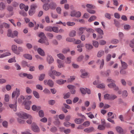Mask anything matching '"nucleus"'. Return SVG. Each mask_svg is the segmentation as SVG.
<instances>
[{"label": "nucleus", "mask_w": 134, "mask_h": 134, "mask_svg": "<svg viewBox=\"0 0 134 134\" xmlns=\"http://www.w3.org/2000/svg\"><path fill=\"white\" fill-rule=\"evenodd\" d=\"M32 108L33 110L36 111L37 110H40L41 109V107H37L36 105H34L32 106Z\"/></svg>", "instance_id": "27"}, {"label": "nucleus", "mask_w": 134, "mask_h": 134, "mask_svg": "<svg viewBox=\"0 0 134 134\" xmlns=\"http://www.w3.org/2000/svg\"><path fill=\"white\" fill-rule=\"evenodd\" d=\"M20 89L16 88L15 91H14L12 93V98H14L16 96V99H17L20 94Z\"/></svg>", "instance_id": "4"}, {"label": "nucleus", "mask_w": 134, "mask_h": 134, "mask_svg": "<svg viewBox=\"0 0 134 134\" xmlns=\"http://www.w3.org/2000/svg\"><path fill=\"white\" fill-rule=\"evenodd\" d=\"M15 57H14L12 58L9 59L8 60V62L9 63H12L13 62H16V60H15Z\"/></svg>", "instance_id": "42"}, {"label": "nucleus", "mask_w": 134, "mask_h": 134, "mask_svg": "<svg viewBox=\"0 0 134 134\" xmlns=\"http://www.w3.org/2000/svg\"><path fill=\"white\" fill-rule=\"evenodd\" d=\"M66 40L68 42H74L75 41V39L74 38H71L68 37L66 38Z\"/></svg>", "instance_id": "49"}, {"label": "nucleus", "mask_w": 134, "mask_h": 134, "mask_svg": "<svg viewBox=\"0 0 134 134\" xmlns=\"http://www.w3.org/2000/svg\"><path fill=\"white\" fill-rule=\"evenodd\" d=\"M94 130V128L93 127H92L89 128H87L84 130V131L88 132H91L93 131Z\"/></svg>", "instance_id": "21"}, {"label": "nucleus", "mask_w": 134, "mask_h": 134, "mask_svg": "<svg viewBox=\"0 0 134 134\" xmlns=\"http://www.w3.org/2000/svg\"><path fill=\"white\" fill-rule=\"evenodd\" d=\"M52 27L49 26H47L45 28L46 31L49 32L52 31Z\"/></svg>", "instance_id": "45"}, {"label": "nucleus", "mask_w": 134, "mask_h": 134, "mask_svg": "<svg viewBox=\"0 0 134 134\" xmlns=\"http://www.w3.org/2000/svg\"><path fill=\"white\" fill-rule=\"evenodd\" d=\"M31 103V102L30 101H28L26 102L25 104V108L27 110H29L30 108V105Z\"/></svg>", "instance_id": "13"}, {"label": "nucleus", "mask_w": 134, "mask_h": 134, "mask_svg": "<svg viewBox=\"0 0 134 134\" xmlns=\"http://www.w3.org/2000/svg\"><path fill=\"white\" fill-rule=\"evenodd\" d=\"M26 92L28 94L32 92V90L29 87H27L26 88Z\"/></svg>", "instance_id": "63"}, {"label": "nucleus", "mask_w": 134, "mask_h": 134, "mask_svg": "<svg viewBox=\"0 0 134 134\" xmlns=\"http://www.w3.org/2000/svg\"><path fill=\"white\" fill-rule=\"evenodd\" d=\"M5 3L2 2L0 3V10H1L4 9L5 8Z\"/></svg>", "instance_id": "22"}, {"label": "nucleus", "mask_w": 134, "mask_h": 134, "mask_svg": "<svg viewBox=\"0 0 134 134\" xmlns=\"http://www.w3.org/2000/svg\"><path fill=\"white\" fill-rule=\"evenodd\" d=\"M76 32L75 31L72 30L71 31L69 34L70 36L71 37L75 36L76 35Z\"/></svg>", "instance_id": "41"}, {"label": "nucleus", "mask_w": 134, "mask_h": 134, "mask_svg": "<svg viewBox=\"0 0 134 134\" xmlns=\"http://www.w3.org/2000/svg\"><path fill=\"white\" fill-rule=\"evenodd\" d=\"M87 10L88 13L91 14H94L96 13L95 10L91 9H87Z\"/></svg>", "instance_id": "56"}, {"label": "nucleus", "mask_w": 134, "mask_h": 134, "mask_svg": "<svg viewBox=\"0 0 134 134\" xmlns=\"http://www.w3.org/2000/svg\"><path fill=\"white\" fill-rule=\"evenodd\" d=\"M33 94L35 97L37 98H39L40 97L38 93L36 91H33Z\"/></svg>", "instance_id": "36"}, {"label": "nucleus", "mask_w": 134, "mask_h": 134, "mask_svg": "<svg viewBox=\"0 0 134 134\" xmlns=\"http://www.w3.org/2000/svg\"><path fill=\"white\" fill-rule=\"evenodd\" d=\"M52 31L54 32L57 33L58 32V28L56 27H52Z\"/></svg>", "instance_id": "46"}, {"label": "nucleus", "mask_w": 134, "mask_h": 134, "mask_svg": "<svg viewBox=\"0 0 134 134\" xmlns=\"http://www.w3.org/2000/svg\"><path fill=\"white\" fill-rule=\"evenodd\" d=\"M57 56L59 59L62 60H63L65 58V57L61 53L57 54Z\"/></svg>", "instance_id": "37"}, {"label": "nucleus", "mask_w": 134, "mask_h": 134, "mask_svg": "<svg viewBox=\"0 0 134 134\" xmlns=\"http://www.w3.org/2000/svg\"><path fill=\"white\" fill-rule=\"evenodd\" d=\"M116 131L119 133H122L123 132V130L121 127L117 126L116 128Z\"/></svg>", "instance_id": "31"}, {"label": "nucleus", "mask_w": 134, "mask_h": 134, "mask_svg": "<svg viewBox=\"0 0 134 134\" xmlns=\"http://www.w3.org/2000/svg\"><path fill=\"white\" fill-rule=\"evenodd\" d=\"M86 28L80 27L79 28V34L80 35L82 34L84 32V31L86 29Z\"/></svg>", "instance_id": "30"}, {"label": "nucleus", "mask_w": 134, "mask_h": 134, "mask_svg": "<svg viewBox=\"0 0 134 134\" xmlns=\"http://www.w3.org/2000/svg\"><path fill=\"white\" fill-rule=\"evenodd\" d=\"M39 115L40 116L43 117L44 116V113L43 110H40L38 112Z\"/></svg>", "instance_id": "51"}, {"label": "nucleus", "mask_w": 134, "mask_h": 134, "mask_svg": "<svg viewBox=\"0 0 134 134\" xmlns=\"http://www.w3.org/2000/svg\"><path fill=\"white\" fill-rule=\"evenodd\" d=\"M37 51L38 53L41 55L44 56L45 55L44 52L43 50L39 48L37 49Z\"/></svg>", "instance_id": "20"}, {"label": "nucleus", "mask_w": 134, "mask_h": 134, "mask_svg": "<svg viewBox=\"0 0 134 134\" xmlns=\"http://www.w3.org/2000/svg\"><path fill=\"white\" fill-rule=\"evenodd\" d=\"M71 57H67L66 58L65 62L66 64H70L71 62Z\"/></svg>", "instance_id": "40"}, {"label": "nucleus", "mask_w": 134, "mask_h": 134, "mask_svg": "<svg viewBox=\"0 0 134 134\" xmlns=\"http://www.w3.org/2000/svg\"><path fill=\"white\" fill-rule=\"evenodd\" d=\"M97 18V17L95 16H91L89 19L88 21L90 22H91L95 20Z\"/></svg>", "instance_id": "35"}, {"label": "nucleus", "mask_w": 134, "mask_h": 134, "mask_svg": "<svg viewBox=\"0 0 134 134\" xmlns=\"http://www.w3.org/2000/svg\"><path fill=\"white\" fill-rule=\"evenodd\" d=\"M56 6V4L53 2H51L49 5V7L52 9H55Z\"/></svg>", "instance_id": "18"}, {"label": "nucleus", "mask_w": 134, "mask_h": 134, "mask_svg": "<svg viewBox=\"0 0 134 134\" xmlns=\"http://www.w3.org/2000/svg\"><path fill=\"white\" fill-rule=\"evenodd\" d=\"M124 27L125 30H129L131 26L129 25L126 24L124 26Z\"/></svg>", "instance_id": "62"}, {"label": "nucleus", "mask_w": 134, "mask_h": 134, "mask_svg": "<svg viewBox=\"0 0 134 134\" xmlns=\"http://www.w3.org/2000/svg\"><path fill=\"white\" fill-rule=\"evenodd\" d=\"M104 52L103 50H100L97 53V56L99 58H100L104 55Z\"/></svg>", "instance_id": "14"}, {"label": "nucleus", "mask_w": 134, "mask_h": 134, "mask_svg": "<svg viewBox=\"0 0 134 134\" xmlns=\"http://www.w3.org/2000/svg\"><path fill=\"white\" fill-rule=\"evenodd\" d=\"M120 61L123 69H126L127 68L128 66L127 63L124 62L122 61L121 60Z\"/></svg>", "instance_id": "16"}, {"label": "nucleus", "mask_w": 134, "mask_h": 134, "mask_svg": "<svg viewBox=\"0 0 134 134\" xmlns=\"http://www.w3.org/2000/svg\"><path fill=\"white\" fill-rule=\"evenodd\" d=\"M75 79V77L74 76H71L70 77V78L68 80L69 82H71L73 80H74Z\"/></svg>", "instance_id": "61"}, {"label": "nucleus", "mask_w": 134, "mask_h": 134, "mask_svg": "<svg viewBox=\"0 0 134 134\" xmlns=\"http://www.w3.org/2000/svg\"><path fill=\"white\" fill-rule=\"evenodd\" d=\"M14 41L17 43L19 44H21L23 43V41L20 39H15L14 40Z\"/></svg>", "instance_id": "26"}, {"label": "nucleus", "mask_w": 134, "mask_h": 134, "mask_svg": "<svg viewBox=\"0 0 134 134\" xmlns=\"http://www.w3.org/2000/svg\"><path fill=\"white\" fill-rule=\"evenodd\" d=\"M123 96L124 97H126L128 95V93L126 90H124L122 92Z\"/></svg>", "instance_id": "64"}, {"label": "nucleus", "mask_w": 134, "mask_h": 134, "mask_svg": "<svg viewBox=\"0 0 134 134\" xmlns=\"http://www.w3.org/2000/svg\"><path fill=\"white\" fill-rule=\"evenodd\" d=\"M111 42L112 43L116 44L119 42V41L117 39H113L111 40Z\"/></svg>", "instance_id": "39"}, {"label": "nucleus", "mask_w": 134, "mask_h": 134, "mask_svg": "<svg viewBox=\"0 0 134 134\" xmlns=\"http://www.w3.org/2000/svg\"><path fill=\"white\" fill-rule=\"evenodd\" d=\"M38 36L41 38L38 41V42L42 43L43 42L42 40L46 38V37L44 34L43 32H41L38 35Z\"/></svg>", "instance_id": "10"}, {"label": "nucleus", "mask_w": 134, "mask_h": 134, "mask_svg": "<svg viewBox=\"0 0 134 134\" xmlns=\"http://www.w3.org/2000/svg\"><path fill=\"white\" fill-rule=\"evenodd\" d=\"M42 41L43 42L42 43H44L46 45H47L49 44V42L46 37V38H45L44 39L42 40Z\"/></svg>", "instance_id": "47"}, {"label": "nucleus", "mask_w": 134, "mask_h": 134, "mask_svg": "<svg viewBox=\"0 0 134 134\" xmlns=\"http://www.w3.org/2000/svg\"><path fill=\"white\" fill-rule=\"evenodd\" d=\"M49 5L47 4H45L43 5V8L44 10H48L49 8Z\"/></svg>", "instance_id": "33"}, {"label": "nucleus", "mask_w": 134, "mask_h": 134, "mask_svg": "<svg viewBox=\"0 0 134 134\" xmlns=\"http://www.w3.org/2000/svg\"><path fill=\"white\" fill-rule=\"evenodd\" d=\"M44 84L45 85H48L51 87H52L54 85L53 82L51 80H45L44 82Z\"/></svg>", "instance_id": "8"}, {"label": "nucleus", "mask_w": 134, "mask_h": 134, "mask_svg": "<svg viewBox=\"0 0 134 134\" xmlns=\"http://www.w3.org/2000/svg\"><path fill=\"white\" fill-rule=\"evenodd\" d=\"M24 99V97L23 95H21L18 100V102L19 103H21L23 100Z\"/></svg>", "instance_id": "34"}, {"label": "nucleus", "mask_w": 134, "mask_h": 134, "mask_svg": "<svg viewBox=\"0 0 134 134\" xmlns=\"http://www.w3.org/2000/svg\"><path fill=\"white\" fill-rule=\"evenodd\" d=\"M56 10L57 13H58V14H61L62 9L60 7H57L56 8Z\"/></svg>", "instance_id": "59"}, {"label": "nucleus", "mask_w": 134, "mask_h": 134, "mask_svg": "<svg viewBox=\"0 0 134 134\" xmlns=\"http://www.w3.org/2000/svg\"><path fill=\"white\" fill-rule=\"evenodd\" d=\"M47 61L49 64H51L53 62V59L51 56H48L47 58Z\"/></svg>", "instance_id": "15"}, {"label": "nucleus", "mask_w": 134, "mask_h": 134, "mask_svg": "<svg viewBox=\"0 0 134 134\" xmlns=\"http://www.w3.org/2000/svg\"><path fill=\"white\" fill-rule=\"evenodd\" d=\"M24 57L27 59L31 60L32 59V57L31 55L28 54L24 55Z\"/></svg>", "instance_id": "29"}, {"label": "nucleus", "mask_w": 134, "mask_h": 134, "mask_svg": "<svg viewBox=\"0 0 134 134\" xmlns=\"http://www.w3.org/2000/svg\"><path fill=\"white\" fill-rule=\"evenodd\" d=\"M35 12V10L31 9L29 11V14L30 15H33Z\"/></svg>", "instance_id": "44"}, {"label": "nucleus", "mask_w": 134, "mask_h": 134, "mask_svg": "<svg viewBox=\"0 0 134 134\" xmlns=\"http://www.w3.org/2000/svg\"><path fill=\"white\" fill-rule=\"evenodd\" d=\"M51 17L54 19H57L58 17V15L57 14H54L51 13Z\"/></svg>", "instance_id": "48"}, {"label": "nucleus", "mask_w": 134, "mask_h": 134, "mask_svg": "<svg viewBox=\"0 0 134 134\" xmlns=\"http://www.w3.org/2000/svg\"><path fill=\"white\" fill-rule=\"evenodd\" d=\"M66 82V80H63L62 79H60L56 81V82L58 84L61 85L64 84Z\"/></svg>", "instance_id": "25"}, {"label": "nucleus", "mask_w": 134, "mask_h": 134, "mask_svg": "<svg viewBox=\"0 0 134 134\" xmlns=\"http://www.w3.org/2000/svg\"><path fill=\"white\" fill-rule=\"evenodd\" d=\"M75 121L76 124H80L83 122V120L81 119H76L75 120Z\"/></svg>", "instance_id": "23"}, {"label": "nucleus", "mask_w": 134, "mask_h": 134, "mask_svg": "<svg viewBox=\"0 0 134 134\" xmlns=\"http://www.w3.org/2000/svg\"><path fill=\"white\" fill-rule=\"evenodd\" d=\"M57 62L58 63V67L59 68H64L65 67V66L64 65V63H63V62L61 60L58 59L57 60Z\"/></svg>", "instance_id": "11"}, {"label": "nucleus", "mask_w": 134, "mask_h": 134, "mask_svg": "<svg viewBox=\"0 0 134 134\" xmlns=\"http://www.w3.org/2000/svg\"><path fill=\"white\" fill-rule=\"evenodd\" d=\"M31 129L34 132H40V130L38 126L35 123H33L31 126Z\"/></svg>", "instance_id": "6"}, {"label": "nucleus", "mask_w": 134, "mask_h": 134, "mask_svg": "<svg viewBox=\"0 0 134 134\" xmlns=\"http://www.w3.org/2000/svg\"><path fill=\"white\" fill-rule=\"evenodd\" d=\"M61 74L60 72L57 71L55 70H53L52 71V73L51 72L49 73V76L53 79H54L55 78L54 75L56 76H60Z\"/></svg>", "instance_id": "5"}, {"label": "nucleus", "mask_w": 134, "mask_h": 134, "mask_svg": "<svg viewBox=\"0 0 134 134\" xmlns=\"http://www.w3.org/2000/svg\"><path fill=\"white\" fill-rule=\"evenodd\" d=\"M117 97L116 95L113 94L110 95L108 94H106L104 96V99L110 100H114Z\"/></svg>", "instance_id": "2"}, {"label": "nucleus", "mask_w": 134, "mask_h": 134, "mask_svg": "<svg viewBox=\"0 0 134 134\" xmlns=\"http://www.w3.org/2000/svg\"><path fill=\"white\" fill-rule=\"evenodd\" d=\"M18 34V32L16 31H14L12 33V31L10 29H9L7 35L8 37L13 38L14 37L17 36Z\"/></svg>", "instance_id": "3"}, {"label": "nucleus", "mask_w": 134, "mask_h": 134, "mask_svg": "<svg viewBox=\"0 0 134 134\" xmlns=\"http://www.w3.org/2000/svg\"><path fill=\"white\" fill-rule=\"evenodd\" d=\"M4 27L5 28H8L9 27V25L7 23H4L0 25V28L2 29Z\"/></svg>", "instance_id": "17"}, {"label": "nucleus", "mask_w": 134, "mask_h": 134, "mask_svg": "<svg viewBox=\"0 0 134 134\" xmlns=\"http://www.w3.org/2000/svg\"><path fill=\"white\" fill-rule=\"evenodd\" d=\"M16 102L14 104H10L9 105V107L11 108H13L14 111H16Z\"/></svg>", "instance_id": "19"}, {"label": "nucleus", "mask_w": 134, "mask_h": 134, "mask_svg": "<svg viewBox=\"0 0 134 134\" xmlns=\"http://www.w3.org/2000/svg\"><path fill=\"white\" fill-rule=\"evenodd\" d=\"M45 76V74H42L40 75V76L39 77V80L40 81H42L44 79Z\"/></svg>", "instance_id": "58"}, {"label": "nucleus", "mask_w": 134, "mask_h": 134, "mask_svg": "<svg viewBox=\"0 0 134 134\" xmlns=\"http://www.w3.org/2000/svg\"><path fill=\"white\" fill-rule=\"evenodd\" d=\"M68 88L70 90H71L75 88V87L74 86L71 85H69L67 86Z\"/></svg>", "instance_id": "55"}, {"label": "nucleus", "mask_w": 134, "mask_h": 134, "mask_svg": "<svg viewBox=\"0 0 134 134\" xmlns=\"http://www.w3.org/2000/svg\"><path fill=\"white\" fill-rule=\"evenodd\" d=\"M10 55V53L9 52H6L0 55V58H3L6 56L9 55Z\"/></svg>", "instance_id": "24"}, {"label": "nucleus", "mask_w": 134, "mask_h": 134, "mask_svg": "<svg viewBox=\"0 0 134 134\" xmlns=\"http://www.w3.org/2000/svg\"><path fill=\"white\" fill-rule=\"evenodd\" d=\"M85 47L88 50H91L93 48V46L92 45L86 44L85 45Z\"/></svg>", "instance_id": "28"}, {"label": "nucleus", "mask_w": 134, "mask_h": 134, "mask_svg": "<svg viewBox=\"0 0 134 134\" xmlns=\"http://www.w3.org/2000/svg\"><path fill=\"white\" fill-rule=\"evenodd\" d=\"M83 58V56L82 55H80L77 59V62H80L82 60Z\"/></svg>", "instance_id": "53"}, {"label": "nucleus", "mask_w": 134, "mask_h": 134, "mask_svg": "<svg viewBox=\"0 0 134 134\" xmlns=\"http://www.w3.org/2000/svg\"><path fill=\"white\" fill-rule=\"evenodd\" d=\"M119 36L120 38V40L121 41L122 39L124 36V35L122 33L119 32Z\"/></svg>", "instance_id": "43"}, {"label": "nucleus", "mask_w": 134, "mask_h": 134, "mask_svg": "<svg viewBox=\"0 0 134 134\" xmlns=\"http://www.w3.org/2000/svg\"><path fill=\"white\" fill-rule=\"evenodd\" d=\"M104 65V60L103 59H102L100 63V64L99 67L100 69H102L103 68V66Z\"/></svg>", "instance_id": "50"}, {"label": "nucleus", "mask_w": 134, "mask_h": 134, "mask_svg": "<svg viewBox=\"0 0 134 134\" xmlns=\"http://www.w3.org/2000/svg\"><path fill=\"white\" fill-rule=\"evenodd\" d=\"M9 96L8 94H6L5 95L4 100L6 102H8L9 100Z\"/></svg>", "instance_id": "57"}, {"label": "nucleus", "mask_w": 134, "mask_h": 134, "mask_svg": "<svg viewBox=\"0 0 134 134\" xmlns=\"http://www.w3.org/2000/svg\"><path fill=\"white\" fill-rule=\"evenodd\" d=\"M108 87L110 88H113L114 90L117 91L119 90L118 87L116 86L114 83H111L108 85Z\"/></svg>", "instance_id": "9"}, {"label": "nucleus", "mask_w": 134, "mask_h": 134, "mask_svg": "<svg viewBox=\"0 0 134 134\" xmlns=\"http://www.w3.org/2000/svg\"><path fill=\"white\" fill-rule=\"evenodd\" d=\"M96 30L100 35H103V31L100 28H97L96 29Z\"/></svg>", "instance_id": "32"}, {"label": "nucleus", "mask_w": 134, "mask_h": 134, "mask_svg": "<svg viewBox=\"0 0 134 134\" xmlns=\"http://www.w3.org/2000/svg\"><path fill=\"white\" fill-rule=\"evenodd\" d=\"M50 130L52 132H55L57 131V129L55 127L53 126L51 128Z\"/></svg>", "instance_id": "38"}, {"label": "nucleus", "mask_w": 134, "mask_h": 134, "mask_svg": "<svg viewBox=\"0 0 134 134\" xmlns=\"http://www.w3.org/2000/svg\"><path fill=\"white\" fill-rule=\"evenodd\" d=\"M16 114L20 118H22L23 119H26L29 118V119L27 120L26 122L29 124H30L32 123V116L26 113H16Z\"/></svg>", "instance_id": "1"}, {"label": "nucleus", "mask_w": 134, "mask_h": 134, "mask_svg": "<svg viewBox=\"0 0 134 134\" xmlns=\"http://www.w3.org/2000/svg\"><path fill=\"white\" fill-rule=\"evenodd\" d=\"M37 8V5L35 4H32L31 6V9L35 10V9Z\"/></svg>", "instance_id": "60"}, {"label": "nucleus", "mask_w": 134, "mask_h": 134, "mask_svg": "<svg viewBox=\"0 0 134 134\" xmlns=\"http://www.w3.org/2000/svg\"><path fill=\"white\" fill-rule=\"evenodd\" d=\"M70 15L71 16L79 17L81 16V13L79 12H76L75 11H72L71 12Z\"/></svg>", "instance_id": "7"}, {"label": "nucleus", "mask_w": 134, "mask_h": 134, "mask_svg": "<svg viewBox=\"0 0 134 134\" xmlns=\"http://www.w3.org/2000/svg\"><path fill=\"white\" fill-rule=\"evenodd\" d=\"M12 48L13 51L14 53L17 54L19 53V52H18V48L15 45H13Z\"/></svg>", "instance_id": "12"}, {"label": "nucleus", "mask_w": 134, "mask_h": 134, "mask_svg": "<svg viewBox=\"0 0 134 134\" xmlns=\"http://www.w3.org/2000/svg\"><path fill=\"white\" fill-rule=\"evenodd\" d=\"M111 55L110 54H109L106 57V60L108 62L111 59Z\"/></svg>", "instance_id": "54"}, {"label": "nucleus", "mask_w": 134, "mask_h": 134, "mask_svg": "<svg viewBox=\"0 0 134 134\" xmlns=\"http://www.w3.org/2000/svg\"><path fill=\"white\" fill-rule=\"evenodd\" d=\"M105 128L104 126L102 125H99L98 127V129L100 130H103L105 129Z\"/></svg>", "instance_id": "52"}]
</instances>
